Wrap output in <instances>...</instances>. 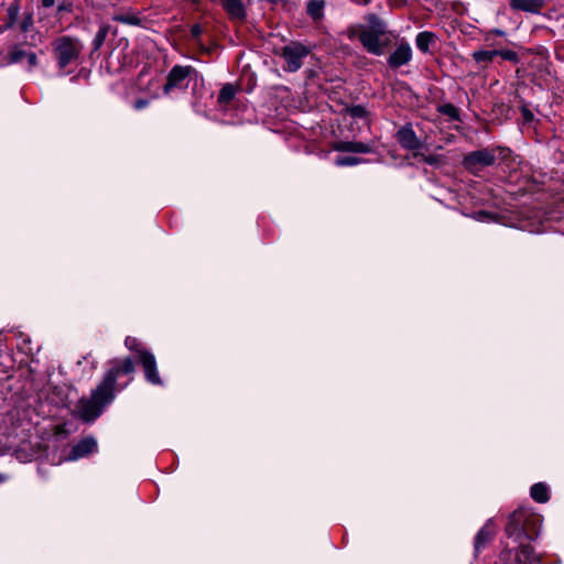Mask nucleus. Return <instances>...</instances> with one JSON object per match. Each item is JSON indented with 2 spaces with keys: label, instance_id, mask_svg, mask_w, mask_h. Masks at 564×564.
<instances>
[{
  "label": "nucleus",
  "instance_id": "f257e3e1",
  "mask_svg": "<svg viewBox=\"0 0 564 564\" xmlns=\"http://www.w3.org/2000/svg\"><path fill=\"white\" fill-rule=\"evenodd\" d=\"M135 367L132 357L113 358L101 381L91 390L90 395L82 398L76 405L78 419L86 423L95 422L110 405L117 392L126 389L133 380Z\"/></svg>",
  "mask_w": 564,
  "mask_h": 564
},
{
  "label": "nucleus",
  "instance_id": "f03ea898",
  "mask_svg": "<svg viewBox=\"0 0 564 564\" xmlns=\"http://www.w3.org/2000/svg\"><path fill=\"white\" fill-rule=\"evenodd\" d=\"M52 54L61 74L66 75L68 66L78 65L82 61L84 43L80 39L72 35H61L52 43Z\"/></svg>",
  "mask_w": 564,
  "mask_h": 564
},
{
  "label": "nucleus",
  "instance_id": "7ed1b4c3",
  "mask_svg": "<svg viewBox=\"0 0 564 564\" xmlns=\"http://www.w3.org/2000/svg\"><path fill=\"white\" fill-rule=\"evenodd\" d=\"M542 520L539 514L527 510H516L509 516L506 534L514 541H532L540 534Z\"/></svg>",
  "mask_w": 564,
  "mask_h": 564
},
{
  "label": "nucleus",
  "instance_id": "20e7f679",
  "mask_svg": "<svg viewBox=\"0 0 564 564\" xmlns=\"http://www.w3.org/2000/svg\"><path fill=\"white\" fill-rule=\"evenodd\" d=\"M509 150L507 148H485L473 151L464 156L463 166L473 174H478L484 167L492 166L497 156L506 158Z\"/></svg>",
  "mask_w": 564,
  "mask_h": 564
},
{
  "label": "nucleus",
  "instance_id": "39448f33",
  "mask_svg": "<svg viewBox=\"0 0 564 564\" xmlns=\"http://www.w3.org/2000/svg\"><path fill=\"white\" fill-rule=\"evenodd\" d=\"M196 77L197 73L192 66L175 65L166 76L163 94L172 95L173 93L184 91Z\"/></svg>",
  "mask_w": 564,
  "mask_h": 564
},
{
  "label": "nucleus",
  "instance_id": "423d86ee",
  "mask_svg": "<svg viewBox=\"0 0 564 564\" xmlns=\"http://www.w3.org/2000/svg\"><path fill=\"white\" fill-rule=\"evenodd\" d=\"M30 44L24 41H18L10 45L7 51V64H23L25 63L26 69L32 72L39 65L37 54L30 48Z\"/></svg>",
  "mask_w": 564,
  "mask_h": 564
},
{
  "label": "nucleus",
  "instance_id": "0eeeda50",
  "mask_svg": "<svg viewBox=\"0 0 564 564\" xmlns=\"http://www.w3.org/2000/svg\"><path fill=\"white\" fill-rule=\"evenodd\" d=\"M308 46L301 42H291L281 48V57L285 64L283 69L289 73H295L303 66V59L310 54Z\"/></svg>",
  "mask_w": 564,
  "mask_h": 564
},
{
  "label": "nucleus",
  "instance_id": "6e6552de",
  "mask_svg": "<svg viewBox=\"0 0 564 564\" xmlns=\"http://www.w3.org/2000/svg\"><path fill=\"white\" fill-rule=\"evenodd\" d=\"M395 140L402 149L411 151L413 158H417L419 151L423 148V141L417 137L411 123H405L398 129Z\"/></svg>",
  "mask_w": 564,
  "mask_h": 564
},
{
  "label": "nucleus",
  "instance_id": "1a4fd4ad",
  "mask_svg": "<svg viewBox=\"0 0 564 564\" xmlns=\"http://www.w3.org/2000/svg\"><path fill=\"white\" fill-rule=\"evenodd\" d=\"M138 361L143 369L144 379L148 383L158 387H162L164 384V381L161 378L158 369L155 356L152 351H144L143 356H140Z\"/></svg>",
  "mask_w": 564,
  "mask_h": 564
},
{
  "label": "nucleus",
  "instance_id": "9d476101",
  "mask_svg": "<svg viewBox=\"0 0 564 564\" xmlns=\"http://www.w3.org/2000/svg\"><path fill=\"white\" fill-rule=\"evenodd\" d=\"M98 451L97 440L88 435L75 443L66 456V460L74 462L87 457Z\"/></svg>",
  "mask_w": 564,
  "mask_h": 564
},
{
  "label": "nucleus",
  "instance_id": "9b49d317",
  "mask_svg": "<svg viewBox=\"0 0 564 564\" xmlns=\"http://www.w3.org/2000/svg\"><path fill=\"white\" fill-rule=\"evenodd\" d=\"M412 47L405 39H401L397 42L394 51L388 57V65L392 69L400 68L409 64L412 59Z\"/></svg>",
  "mask_w": 564,
  "mask_h": 564
},
{
  "label": "nucleus",
  "instance_id": "f8f14e48",
  "mask_svg": "<svg viewBox=\"0 0 564 564\" xmlns=\"http://www.w3.org/2000/svg\"><path fill=\"white\" fill-rule=\"evenodd\" d=\"M380 34L371 33L368 31L360 30L358 33V40L362 47L370 54L380 56L384 53V46L387 43L381 41Z\"/></svg>",
  "mask_w": 564,
  "mask_h": 564
},
{
  "label": "nucleus",
  "instance_id": "ddd939ff",
  "mask_svg": "<svg viewBox=\"0 0 564 564\" xmlns=\"http://www.w3.org/2000/svg\"><path fill=\"white\" fill-rule=\"evenodd\" d=\"M495 535V525L491 519L487 520L484 527L477 532L474 541L475 553L484 550Z\"/></svg>",
  "mask_w": 564,
  "mask_h": 564
},
{
  "label": "nucleus",
  "instance_id": "4468645a",
  "mask_svg": "<svg viewBox=\"0 0 564 564\" xmlns=\"http://www.w3.org/2000/svg\"><path fill=\"white\" fill-rule=\"evenodd\" d=\"M524 540L516 541L519 543L514 552V563L513 564H531L535 558L534 550L530 544L523 543Z\"/></svg>",
  "mask_w": 564,
  "mask_h": 564
},
{
  "label": "nucleus",
  "instance_id": "2eb2a0df",
  "mask_svg": "<svg viewBox=\"0 0 564 564\" xmlns=\"http://www.w3.org/2000/svg\"><path fill=\"white\" fill-rule=\"evenodd\" d=\"M334 149L339 152H351V153H370L372 147L368 143L359 141H340L334 145Z\"/></svg>",
  "mask_w": 564,
  "mask_h": 564
},
{
  "label": "nucleus",
  "instance_id": "dca6fc26",
  "mask_svg": "<svg viewBox=\"0 0 564 564\" xmlns=\"http://www.w3.org/2000/svg\"><path fill=\"white\" fill-rule=\"evenodd\" d=\"M510 7L517 11H523L529 13H540L544 7L543 0H511Z\"/></svg>",
  "mask_w": 564,
  "mask_h": 564
},
{
  "label": "nucleus",
  "instance_id": "f3484780",
  "mask_svg": "<svg viewBox=\"0 0 564 564\" xmlns=\"http://www.w3.org/2000/svg\"><path fill=\"white\" fill-rule=\"evenodd\" d=\"M223 7L234 20L241 21L246 17V8L242 0H223Z\"/></svg>",
  "mask_w": 564,
  "mask_h": 564
},
{
  "label": "nucleus",
  "instance_id": "a211bd4d",
  "mask_svg": "<svg viewBox=\"0 0 564 564\" xmlns=\"http://www.w3.org/2000/svg\"><path fill=\"white\" fill-rule=\"evenodd\" d=\"M325 6L324 0H310L306 4V13L314 22H319L324 19Z\"/></svg>",
  "mask_w": 564,
  "mask_h": 564
},
{
  "label": "nucleus",
  "instance_id": "6ab92c4d",
  "mask_svg": "<svg viewBox=\"0 0 564 564\" xmlns=\"http://www.w3.org/2000/svg\"><path fill=\"white\" fill-rule=\"evenodd\" d=\"M436 43V35L431 31H423L416 34L415 45L422 53L430 52L431 45Z\"/></svg>",
  "mask_w": 564,
  "mask_h": 564
},
{
  "label": "nucleus",
  "instance_id": "aec40b11",
  "mask_svg": "<svg viewBox=\"0 0 564 564\" xmlns=\"http://www.w3.org/2000/svg\"><path fill=\"white\" fill-rule=\"evenodd\" d=\"M367 21H368L369 26L368 28L360 26V30L368 31L371 33H377L380 35L386 34V32H387L386 22L383 20H381L380 18H378L376 14H369L367 17Z\"/></svg>",
  "mask_w": 564,
  "mask_h": 564
},
{
  "label": "nucleus",
  "instance_id": "412c9836",
  "mask_svg": "<svg viewBox=\"0 0 564 564\" xmlns=\"http://www.w3.org/2000/svg\"><path fill=\"white\" fill-rule=\"evenodd\" d=\"M124 346L134 354L133 358L137 360L140 359V356H143L144 351H151L138 338L132 336L126 337Z\"/></svg>",
  "mask_w": 564,
  "mask_h": 564
},
{
  "label": "nucleus",
  "instance_id": "4be33fe9",
  "mask_svg": "<svg viewBox=\"0 0 564 564\" xmlns=\"http://www.w3.org/2000/svg\"><path fill=\"white\" fill-rule=\"evenodd\" d=\"M530 495L531 498L539 503H544L550 499L549 488L543 482L534 484L530 489Z\"/></svg>",
  "mask_w": 564,
  "mask_h": 564
},
{
  "label": "nucleus",
  "instance_id": "5701e85b",
  "mask_svg": "<svg viewBox=\"0 0 564 564\" xmlns=\"http://www.w3.org/2000/svg\"><path fill=\"white\" fill-rule=\"evenodd\" d=\"M110 32V25L101 24L91 41V55L99 51V48L104 45L108 33Z\"/></svg>",
  "mask_w": 564,
  "mask_h": 564
},
{
  "label": "nucleus",
  "instance_id": "b1692460",
  "mask_svg": "<svg viewBox=\"0 0 564 564\" xmlns=\"http://www.w3.org/2000/svg\"><path fill=\"white\" fill-rule=\"evenodd\" d=\"M19 15L20 3L18 0H14L8 6L4 20L14 28L19 23Z\"/></svg>",
  "mask_w": 564,
  "mask_h": 564
},
{
  "label": "nucleus",
  "instance_id": "393cba45",
  "mask_svg": "<svg viewBox=\"0 0 564 564\" xmlns=\"http://www.w3.org/2000/svg\"><path fill=\"white\" fill-rule=\"evenodd\" d=\"M473 59L477 64H484L485 66L492 62V59L496 57V51L495 50H478L474 51Z\"/></svg>",
  "mask_w": 564,
  "mask_h": 564
},
{
  "label": "nucleus",
  "instance_id": "a878e982",
  "mask_svg": "<svg viewBox=\"0 0 564 564\" xmlns=\"http://www.w3.org/2000/svg\"><path fill=\"white\" fill-rule=\"evenodd\" d=\"M236 93L237 89L232 84H226L219 93L218 104L221 106H226L234 99Z\"/></svg>",
  "mask_w": 564,
  "mask_h": 564
},
{
  "label": "nucleus",
  "instance_id": "bb28decb",
  "mask_svg": "<svg viewBox=\"0 0 564 564\" xmlns=\"http://www.w3.org/2000/svg\"><path fill=\"white\" fill-rule=\"evenodd\" d=\"M437 111L453 121H460L459 109L451 102L440 105Z\"/></svg>",
  "mask_w": 564,
  "mask_h": 564
},
{
  "label": "nucleus",
  "instance_id": "cd10ccee",
  "mask_svg": "<svg viewBox=\"0 0 564 564\" xmlns=\"http://www.w3.org/2000/svg\"><path fill=\"white\" fill-rule=\"evenodd\" d=\"M112 20L128 25H139L141 23V19L133 13L115 14Z\"/></svg>",
  "mask_w": 564,
  "mask_h": 564
},
{
  "label": "nucleus",
  "instance_id": "c85d7f7f",
  "mask_svg": "<svg viewBox=\"0 0 564 564\" xmlns=\"http://www.w3.org/2000/svg\"><path fill=\"white\" fill-rule=\"evenodd\" d=\"M33 14L31 12H25L19 21L18 28L22 33H28L33 28Z\"/></svg>",
  "mask_w": 564,
  "mask_h": 564
},
{
  "label": "nucleus",
  "instance_id": "c756f323",
  "mask_svg": "<svg viewBox=\"0 0 564 564\" xmlns=\"http://www.w3.org/2000/svg\"><path fill=\"white\" fill-rule=\"evenodd\" d=\"M417 159H420L422 162H424L425 164L431 165V166H436V165L441 164V162H442V156L441 155H437V154H425V153H422L420 151H419Z\"/></svg>",
  "mask_w": 564,
  "mask_h": 564
},
{
  "label": "nucleus",
  "instance_id": "7c9ffc66",
  "mask_svg": "<svg viewBox=\"0 0 564 564\" xmlns=\"http://www.w3.org/2000/svg\"><path fill=\"white\" fill-rule=\"evenodd\" d=\"M495 51H496V56H500L505 61H509L512 63L519 62V55L514 51H511V50H495Z\"/></svg>",
  "mask_w": 564,
  "mask_h": 564
},
{
  "label": "nucleus",
  "instance_id": "2f4dec72",
  "mask_svg": "<svg viewBox=\"0 0 564 564\" xmlns=\"http://www.w3.org/2000/svg\"><path fill=\"white\" fill-rule=\"evenodd\" d=\"M361 159L356 156H338L335 161L337 166H352L361 163Z\"/></svg>",
  "mask_w": 564,
  "mask_h": 564
},
{
  "label": "nucleus",
  "instance_id": "473e14b6",
  "mask_svg": "<svg viewBox=\"0 0 564 564\" xmlns=\"http://www.w3.org/2000/svg\"><path fill=\"white\" fill-rule=\"evenodd\" d=\"M348 112L352 118H358V119L366 118L368 115L367 109L360 105L350 107L348 109Z\"/></svg>",
  "mask_w": 564,
  "mask_h": 564
},
{
  "label": "nucleus",
  "instance_id": "72a5a7b5",
  "mask_svg": "<svg viewBox=\"0 0 564 564\" xmlns=\"http://www.w3.org/2000/svg\"><path fill=\"white\" fill-rule=\"evenodd\" d=\"M193 108L197 113L208 117L206 105H203L199 100L195 99L193 101Z\"/></svg>",
  "mask_w": 564,
  "mask_h": 564
},
{
  "label": "nucleus",
  "instance_id": "f704fd0d",
  "mask_svg": "<svg viewBox=\"0 0 564 564\" xmlns=\"http://www.w3.org/2000/svg\"><path fill=\"white\" fill-rule=\"evenodd\" d=\"M494 34H495V35H498V36H505V35H506V32H505V31H502V30H499V29L490 30V31L486 34V36H485V41H486V42H489V41H490V39H491V35H494Z\"/></svg>",
  "mask_w": 564,
  "mask_h": 564
},
{
  "label": "nucleus",
  "instance_id": "c9c22d12",
  "mask_svg": "<svg viewBox=\"0 0 564 564\" xmlns=\"http://www.w3.org/2000/svg\"><path fill=\"white\" fill-rule=\"evenodd\" d=\"M72 11V3L70 2H61L58 6H57V12L61 13V12H70Z\"/></svg>",
  "mask_w": 564,
  "mask_h": 564
},
{
  "label": "nucleus",
  "instance_id": "e433bc0d",
  "mask_svg": "<svg viewBox=\"0 0 564 564\" xmlns=\"http://www.w3.org/2000/svg\"><path fill=\"white\" fill-rule=\"evenodd\" d=\"M522 117L525 122L533 120V113L528 108H522Z\"/></svg>",
  "mask_w": 564,
  "mask_h": 564
},
{
  "label": "nucleus",
  "instance_id": "4c0bfd02",
  "mask_svg": "<svg viewBox=\"0 0 564 564\" xmlns=\"http://www.w3.org/2000/svg\"><path fill=\"white\" fill-rule=\"evenodd\" d=\"M149 105V101L147 99H138L134 102V109L141 110L145 108Z\"/></svg>",
  "mask_w": 564,
  "mask_h": 564
},
{
  "label": "nucleus",
  "instance_id": "58836bf2",
  "mask_svg": "<svg viewBox=\"0 0 564 564\" xmlns=\"http://www.w3.org/2000/svg\"><path fill=\"white\" fill-rule=\"evenodd\" d=\"M360 31V28L357 29V28H349L348 31H347V35L350 40L352 39H358V33Z\"/></svg>",
  "mask_w": 564,
  "mask_h": 564
},
{
  "label": "nucleus",
  "instance_id": "ea45409f",
  "mask_svg": "<svg viewBox=\"0 0 564 564\" xmlns=\"http://www.w3.org/2000/svg\"><path fill=\"white\" fill-rule=\"evenodd\" d=\"M191 32H192V36L194 39H198V36L202 34L200 25H198V24L193 25Z\"/></svg>",
  "mask_w": 564,
  "mask_h": 564
},
{
  "label": "nucleus",
  "instance_id": "a19ab883",
  "mask_svg": "<svg viewBox=\"0 0 564 564\" xmlns=\"http://www.w3.org/2000/svg\"><path fill=\"white\" fill-rule=\"evenodd\" d=\"M11 29H13V26H11V24L7 23L6 21L2 24H0V33H3V32L9 31Z\"/></svg>",
  "mask_w": 564,
  "mask_h": 564
},
{
  "label": "nucleus",
  "instance_id": "79ce46f5",
  "mask_svg": "<svg viewBox=\"0 0 564 564\" xmlns=\"http://www.w3.org/2000/svg\"><path fill=\"white\" fill-rule=\"evenodd\" d=\"M41 4L44 8H51L55 4V0H41Z\"/></svg>",
  "mask_w": 564,
  "mask_h": 564
},
{
  "label": "nucleus",
  "instance_id": "37998d69",
  "mask_svg": "<svg viewBox=\"0 0 564 564\" xmlns=\"http://www.w3.org/2000/svg\"><path fill=\"white\" fill-rule=\"evenodd\" d=\"M511 554H512V552L510 550L502 553L503 558H508V560L510 558Z\"/></svg>",
  "mask_w": 564,
  "mask_h": 564
},
{
  "label": "nucleus",
  "instance_id": "c03bdc74",
  "mask_svg": "<svg viewBox=\"0 0 564 564\" xmlns=\"http://www.w3.org/2000/svg\"><path fill=\"white\" fill-rule=\"evenodd\" d=\"M2 480V477L0 476V481Z\"/></svg>",
  "mask_w": 564,
  "mask_h": 564
}]
</instances>
